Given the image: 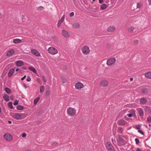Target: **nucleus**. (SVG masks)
Masks as SVG:
<instances>
[{"mask_svg": "<svg viewBox=\"0 0 151 151\" xmlns=\"http://www.w3.org/2000/svg\"><path fill=\"white\" fill-rule=\"evenodd\" d=\"M76 110L74 108L69 107L67 109V113L68 116L70 117H74L76 115Z\"/></svg>", "mask_w": 151, "mask_h": 151, "instance_id": "1", "label": "nucleus"}, {"mask_svg": "<svg viewBox=\"0 0 151 151\" xmlns=\"http://www.w3.org/2000/svg\"><path fill=\"white\" fill-rule=\"evenodd\" d=\"M82 53L85 55H87L89 53L90 50L89 47L86 45L83 46L81 48Z\"/></svg>", "mask_w": 151, "mask_h": 151, "instance_id": "2", "label": "nucleus"}, {"mask_svg": "<svg viewBox=\"0 0 151 151\" xmlns=\"http://www.w3.org/2000/svg\"><path fill=\"white\" fill-rule=\"evenodd\" d=\"M116 61V59L115 58H111L107 60L106 64L108 66H111L114 64Z\"/></svg>", "mask_w": 151, "mask_h": 151, "instance_id": "3", "label": "nucleus"}, {"mask_svg": "<svg viewBox=\"0 0 151 151\" xmlns=\"http://www.w3.org/2000/svg\"><path fill=\"white\" fill-rule=\"evenodd\" d=\"M106 147L109 151H116L114 148L109 142H107L106 143Z\"/></svg>", "mask_w": 151, "mask_h": 151, "instance_id": "4", "label": "nucleus"}, {"mask_svg": "<svg viewBox=\"0 0 151 151\" xmlns=\"http://www.w3.org/2000/svg\"><path fill=\"white\" fill-rule=\"evenodd\" d=\"M48 51L52 55H55L58 53L57 50L52 47H50L48 49Z\"/></svg>", "mask_w": 151, "mask_h": 151, "instance_id": "5", "label": "nucleus"}, {"mask_svg": "<svg viewBox=\"0 0 151 151\" xmlns=\"http://www.w3.org/2000/svg\"><path fill=\"white\" fill-rule=\"evenodd\" d=\"M4 137L8 141H10L12 139V136L8 133L5 134L4 135Z\"/></svg>", "mask_w": 151, "mask_h": 151, "instance_id": "6", "label": "nucleus"}, {"mask_svg": "<svg viewBox=\"0 0 151 151\" xmlns=\"http://www.w3.org/2000/svg\"><path fill=\"white\" fill-rule=\"evenodd\" d=\"M109 84V82L105 80H103L100 83V85L101 87H105L107 86Z\"/></svg>", "mask_w": 151, "mask_h": 151, "instance_id": "7", "label": "nucleus"}, {"mask_svg": "<svg viewBox=\"0 0 151 151\" xmlns=\"http://www.w3.org/2000/svg\"><path fill=\"white\" fill-rule=\"evenodd\" d=\"M75 88L76 89L80 90L83 88L84 86L83 84L80 82H78L75 84Z\"/></svg>", "mask_w": 151, "mask_h": 151, "instance_id": "8", "label": "nucleus"}, {"mask_svg": "<svg viewBox=\"0 0 151 151\" xmlns=\"http://www.w3.org/2000/svg\"><path fill=\"white\" fill-rule=\"evenodd\" d=\"M61 33L63 36L66 38H68L70 37L69 33L66 31L63 30L62 31Z\"/></svg>", "mask_w": 151, "mask_h": 151, "instance_id": "9", "label": "nucleus"}, {"mask_svg": "<svg viewBox=\"0 0 151 151\" xmlns=\"http://www.w3.org/2000/svg\"><path fill=\"white\" fill-rule=\"evenodd\" d=\"M31 52L33 54L39 57L40 56V53L37 50L35 49H32L31 50Z\"/></svg>", "mask_w": 151, "mask_h": 151, "instance_id": "10", "label": "nucleus"}, {"mask_svg": "<svg viewBox=\"0 0 151 151\" xmlns=\"http://www.w3.org/2000/svg\"><path fill=\"white\" fill-rule=\"evenodd\" d=\"M15 51L14 50L11 49L8 51L6 53V55L7 56H10L12 55L14 53Z\"/></svg>", "mask_w": 151, "mask_h": 151, "instance_id": "11", "label": "nucleus"}, {"mask_svg": "<svg viewBox=\"0 0 151 151\" xmlns=\"http://www.w3.org/2000/svg\"><path fill=\"white\" fill-rule=\"evenodd\" d=\"M144 109L145 112L148 114H151V108L148 106H145Z\"/></svg>", "mask_w": 151, "mask_h": 151, "instance_id": "12", "label": "nucleus"}, {"mask_svg": "<svg viewBox=\"0 0 151 151\" xmlns=\"http://www.w3.org/2000/svg\"><path fill=\"white\" fill-rule=\"evenodd\" d=\"M115 29V27L114 26H112L108 27L107 29V30L108 32H114Z\"/></svg>", "mask_w": 151, "mask_h": 151, "instance_id": "13", "label": "nucleus"}, {"mask_svg": "<svg viewBox=\"0 0 151 151\" xmlns=\"http://www.w3.org/2000/svg\"><path fill=\"white\" fill-rule=\"evenodd\" d=\"M73 27L74 28L77 29L80 27V24L77 22H74L72 24Z\"/></svg>", "mask_w": 151, "mask_h": 151, "instance_id": "14", "label": "nucleus"}, {"mask_svg": "<svg viewBox=\"0 0 151 151\" xmlns=\"http://www.w3.org/2000/svg\"><path fill=\"white\" fill-rule=\"evenodd\" d=\"M140 92L142 94H146L148 93V89L146 88H144L141 90Z\"/></svg>", "mask_w": 151, "mask_h": 151, "instance_id": "15", "label": "nucleus"}, {"mask_svg": "<svg viewBox=\"0 0 151 151\" xmlns=\"http://www.w3.org/2000/svg\"><path fill=\"white\" fill-rule=\"evenodd\" d=\"M145 76L147 78L151 79V72L149 71L145 73Z\"/></svg>", "mask_w": 151, "mask_h": 151, "instance_id": "16", "label": "nucleus"}, {"mask_svg": "<svg viewBox=\"0 0 151 151\" xmlns=\"http://www.w3.org/2000/svg\"><path fill=\"white\" fill-rule=\"evenodd\" d=\"M14 69H11L9 72L8 73V76L9 77L11 76L14 73Z\"/></svg>", "mask_w": 151, "mask_h": 151, "instance_id": "17", "label": "nucleus"}, {"mask_svg": "<svg viewBox=\"0 0 151 151\" xmlns=\"http://www.w3.org/2000/svg\"><path fill=\"white\" fill-rule=\"evenodd\" d=\"M147 102V99L145 98L141 99L140 100V104H146Z\"/></svg>", "mask_w": 151, "mask_h": 151, "instance_id": "18", "label": "nucleus"}, {"mask_svg": "<svg viewBox=\"0 0 151 151\" xmlns=\"http://www.w3.org/2000/svg\"><path fill=\"white\" fill-rule=\"evenodd\" d=\"M14 118L17 119H22V115L19 114H16L14 115Z\"/></svg>", "mask_w": 151, "mask_h": 151, "instance_id": "19", "label": "nucleus"}, {"mask_svg": "<svg viewBox=\"0 0 151 151\" xmlns=\"http://www.w3.org/2000/svg\"><path fill=\"white\" fill-rule=\"evenodd\" d=\"M16 64L17 66H21L24 65L23 62L21 61H18L16 63Z\"/></svg>", "mask_w": 151, "mask_h": 151, "instance_id": "20", "label": "nucleus"}, {"mask_svg": "<svg viewBox=\"0 0 151 151\" xmlns=\"http://www.w3.org/2000/svg\"><path fill=\"white\" fill-rule=\"evenodd\" d=\"M126 122L123 119L120 120L119 122V125H124L125 124Z\"/></svg>", "mask_w": 151, "mask_h": 151, "instance_id": "21", "label": "nucleus"}, {"mask_svg": "<svg viewBox=\"0 0 151 151\" xmlns=\"http://www.w3.org/2000/svg\"><path fill=\"white\" fill-rule=\"evenodd\" d=\"M138 112L139 114V115L140 117H142L144 116V112L142 109H139Z\"/></svg>", "mask_w": 151, "mask_h": 151, "instance_id": "22", "label": "nucleus"}, {"mask_svg": "<svg viewBox=\"0 0 151 151\" xmlns=\"http://www.w3.org/2000/svg\"><path fill=\"white\" fill-rule=\"evenodd\" d=\"M3 98L6 101H9V96L6 94H4L3 96Z\"/></svg>", "mask_w": 151, "mask_h": 151, "instance_id": "23", "label": "nucleus"}, {"mask_svg": "<svg viewBox=\"0 0 151 151\" xmlns=\"http://www.w3.org/2000/svg\"><path fill=\"white\" fill-rule=\"evenodd\" d=\"M118 142L120 143L121 145H123V143L124 142V140L122 138L119 137L118 140Z\"/></svg>", "mask_w": 151, "mask_h": 151, "instance_id": "24", "label": "nucleus"}, {"mask_svg": "<svg viewBox=\"0 0 151 151\" xmlns=\"http://www.w3.org/2000/svg\"><path fill=\"white\" fill-rule=\"evenodd\" d=\"M22 40L19 39H16L13 40V42L15 44L17 43H19L21 42Z\"/></svg>", "mask_w": 151, "mask_h": 151, "instance_id": "25", "label": "nucleus"}, {"mask_svg": "<svg viewBox=\"0 0 151 151\" xmlns=\"http://www.w3.org/2000/svg\"><path fill=\"white\" fill-rule=\"evenodd\" d=\"M28 69L32 71L35 73H37L36 69L33 67L31 66H29L28 67Z\"/></svg>", "mask_w": 151, "mask_h": 151, "instance_id": "26", "label": "nucleus"}, {"mask_svg": "<svg viewBox=\"0 0 151 151\" xmlns=\"http://www.w3.org/2000/svg\"><path fill=\"white\" fill-rule=\"evenodd\" d=\"M4 90L7 94H10L11 93V90L10 89L6 87L5 88Z\"/></svg>", "mask_w": 151, "mask_h": 151, "instance_id": "27", "label": "nucleus"}, {"mask_svg": "<svg viewBox=\"0 0 151 151\" xmlns=\"http://www.w3.org/2000/svg\"><path fill=\"white\" fill-rule=\"evenodd\" d=\"M134 29V27L132 26L128 28V31L129 32H133Z\"/></svg>", "mask_w": 151, "mask_h": 151, "instance_id": "28", "label": "nucleus"}, {"mask_svg": "<svg viewBox=\"0 0 151 151\" xmlns=\"http://www.w3.org/2000/svg\"><path fill=\"white\" fill-rule=\"evenodd\" d=\"M107 7V5L106 4H103L101 6V9L102 10H104L106 9Z\"/></svg>", "mask_w": 151, "mask_h": 151, "instance_id": "29", "label": "nucleus"}, {"mask_svg": "<svg viewBox=\"0 0 151 151\" xmlns=\"http://www.w3.org/2000/svg\"><path fill=\"white\" fill-rule=\"evenodd\" d=\"M24 107L20 105H18L17 106V109L18 110H21L23 109Z\"/></svg>", "mask_w": 151, "mask_h": 151, "instance_id": "30", "label": "nucleus"}, {"mask_svg": "<svg viewBox=\"0 0 151 151\" xmlns=\"http://www.w3.org/2000/svg\"><path fill=\"white\" fill-rule=\"evenodd\" d=\"M40 97H37L34 100V103L35 105H36L40 99Z\"/></svg>", "mask_w": 151, "mask_h": 151, "instance_id": "31", "label": "nucleus"}, {"mask_svg": "<svg viewBox=\"0 0 151 151\" xmlns=\"http://www.w3.org/2000/svg\"><path fill=\"white\" fill-rule=\"evenodd\" d=\"M61 82L63 83H65L67 82V79L63 77H62L61 78Z\"/></svg>", "mask_w": 151, "mask_h": 151, "instance_id": "32", "label": "nucleus"}, {"mask_svg": "<svg viewBox=\"0 0 151 151\" xmlns=\"http://www.w3.org/2000/svg\"><path fill=\"white\" fill-rule=\"evenodd\" d=\"M8 106L10 108L12 109L13 108V106H12V102H10L8 104Z\"/></svg>", "mask_w": 151, "mask_h": 151, "instance_id": "33", "label": "nucleus"}, {"mask_svg": "<svg viewBox=\"0 0 151 151\" xmlns=\"http://www.w3.org/2000/svg\"><path fill=\"white\" fill-rule=\"evenodd\" d=\"M44 89L45 88L43 86H41L40 89V93H42L44 91Z\"/></svg>", "mask_w": 151, "mask_h": 151, "instance_id": "34", "label": "nucleus"}, {"mask_svg": "<svg viewBox=\"0 0 151 151\" xmlns=\"http://www.w3.org/2000/svg\"><path fill=\"white\" fill-rule=\"evenodd\" d=\"M142 5L141 3L138 2L137 4V8H140L142 6Z\"/></svg>", "mask_w": 151, "mask_h": 151, "instance_id": "35", "label": "nucleus"}, {"mask_svg": "<svg viewBox=\"0 0 151 151\" xmlns=\"http://www.w3.org/2000/svg\"><path fill=\"white\" fill-rule=\"evenodd\" d=\"M44 9V7L42 6L37 7V9L39 10H42Z\"/></svg>", "mask_w": 151, "mask_h": 151, "instance_id": "36", "label": "nucleus"}, {"mask_svg": "<svg viewBox=\"0 0 151 151\" xmlns=\"http://www.w3.org/2000/svg\"><path fill=\"white\" fill-rule=\"evenodd\" d=\"M147 121L148 122H151V116L148 117L147 119Z\"/></svg>", "mask_w": 151, "mask_h": 151, "instance_id": "37", "label": "nucleus"}, {"mask_svg": "<svg viewBox=\"0 0 151 151\" xmlns=\"http://www.w3.org/2000/svg\"><path fill=\"white\" fill-rule=\"evenodd\" d=\"M19 101L18 100H15L14 103V105L15 106L17 105L18 104Z\"/></svg>", "mask_w": 151, "mask_h": 151, "instance_id": "38", "label": "nucleus"}, {"mask_svg": "<svg viewBox=\"0 0 151 151\" xmlns=\"http://www.w3.org/2000/svg\"><path fill=\"white\" fill-rule=\"evenodd\" d=\"M135 141L136 142V144L137 145L139 143V140L138 139L136 138L135 139Z\"/></svg>", "mask_w": 151, "mask_h": 151, "instance_id": "39", "label": "nucleus"}, {"mask_svg": "<svg viewBox=\"0 0 151 151\" xmlns=\"http://www.w3.org/2000/svg\"><path fill=\"white\" fill-rule=\"evenodd\" d=\"M138 40H135L134 41V43L136 45H137L138 43Z\"/></svg>", "mask_w": 151, "mask_h": 151, "instance_id": "40", "label": "nucleus"}, {"mask_svg": "<svg viewBox=\"0 0 151 151\" xmlns=\"http://www.w3.org/2000/svg\"><path fill=\"white\" fill-rule=\"evenodd\" d=\"M31 78L29 76H27V81H31Z\"/></svg>", "mask_w": 151, "mask_h": 151, "instance_id": "41", "label": "nucleus"}, {"mask_svg": "<svg viewBox=\"0 0 151 151\" xmlns=\"http://www.w3.org/2000/svg\"><path fill=\"white\" fill-rule=\"evenodd\" d=\"M62 23V22H61L60 21H58V25H57L58 27H60Z\"/></svg>", "mask_w": 151, "mask_h": 151, "instance_id": "42", "label": "nucleus"}, {"mask_svg": "<svg viewBox=\"0 0 151 151\" xmlns=\"http://www.w3.org/2000/svg\"><path fill=\"white\" fill-rule=\"evenodd\" d=\"M50 93V92L49 91V90L47 91L46 92V96H48L49 95Z\"/></svg>", "mask_w": 151, "mask_h": 151, "instance_id": "43", "label": "nucleus"}, {"mask_svg": "<svg viewBox=\"0 0 151 151\" xmlns=\"http://www.w3.org/2000/svg\"><path fill=\"white\" fill-rule=\"evenodd\" d=\"M138 132L142 135L144 134V132L141 130H138Z\"/></svg>", "mask_w": 151, "mask_h": 151, "instance_id": "44", "label": "nucleus"}, {"mask_svg": "<svg viewBox=\"0 0 151 151\" xmlns=\"http://www.w3.org/2000/svg\"><path fill=\"white\" fill-rule=\"evenodd\" d=\"M74 15V13L73 12H71L70 14V17H72Z\"/></svg>", "mask_w": 151, "mask_h": 151, "instance_id": "45", "label": "nucleus"}, {"mask_svg": "<svg viewBox=\"0 0 151 151\" xmlns=\"http://www.w3.org/2000/svg\"><path fill=\"white\" fill-rule=\"evenodd\" d=\"M27 136V134H26V133H24L23 134H22V137H26Z\"/></svg>", "mask_w": 151, "mask_h": 151, "instance_id": "46", "label": "nucleus"}, {"mask_svg": "<svg viewBox=\"0 0 151 151\" xmlns=\"http://www.w3.org/2000/svg\"><path fill=\"white\" fill-rule=\"evenodd\" d=\"M140 126L139 125H138L136 126V128L137 129H140Z\"/></svg>", "mask_w": 151, "mask_h": 151, "instance_id": "47", "label": "nucleus"}, {"mask_svg": "<svg viewBox=\"0 0 151 151\" xmlns=\"http://www.w3.org/2000/svg\"><path fill=\"white\" fill-rule=\"evenodd\" d=\"M43 81L44 82H46L47 81V79H46V78L45 77L43 76Z\"/></svg>", "mask_w": 151, "mask_h": 151, "instance_id": "48", "label": "nucleus"}, {"mask_svg": "<svg viewBox=\"0 0 151 151\" xmlns=\"http://www.w3.org/2000/svg\"><path fill=\"white\" fill-rule=\"evenodd\" d=\"M65 18V15H63L62 17L61 18V19L63 21H64Z\"/></svg>", "mask_w": 151, "mask_h": 151, "instance_id": "49", "label": "nucleus"}, {"mask_svg": "<svg viewBox=\"0 0 151 151\" xmlns=\"http://www.w3.org/2000/svg\"><path fill=\"white\" fill-rule=\"evenodd\" d=\"M10 98L11 100H13L14 98V96L13 95H11L10 96Z\"/></svg>", "mask_w": 151, "mask_h": 151, "instance_id": "50", "label": "nucleus"}, {"mask_svg": "<svg viewBox=\"0 0 151 151\" xmlns=\"http://www.w3.org/2000/svg\"><path fill=\"white\" fill-rule=\"evenodd\" d=\"M128 116L129 117H131L132 116V114H127Z\"/></svg>", "mask_w": 151, "mask_h": 151, "instance_id": "51", "label": "nucleus"}, {"mask_svg": "<svg viewBox=\"0 0 151 151\" xmlns=\"http://www.w3.org/2000/svg\"><path fill=\"white\" fill-rule=\"evenodd\" d=\"M26 76L24 75L23 77L21 78V79L22 80H24L26 77Z\"/></svg>", "mask_w": 151, "mask_h": 151, "instance_id": "52", "label": "nucleus"}, {"mask_svg": "<svg viewBox=\"0 0 151 151\" xmlns=\"http://www.w3.org/2000/svg\"><path fill=\"white\" fill-rule=\"evenodd\" d=\"M104 0H99V2L100 3H102L103 2Z\"/></svg>", "mask_w": 151, "mask_h": 151, "instance_id": "53", "label": "nucleus"}, {"mask_svg": "<svg viewBox=\"0 0 151 151\" xmlns=\"http://www.w3.org/2000/svg\"><path fill=\"white\" fill-rule=\"evenodd\" d=\"M149 2V4L150 5H151V0H148Z\"/></svg>", "mask_w": 151, "mask_h": 151, "instance_id": "54", "label": "nucleus"}, {"mask_svg": "<svg viewBox=\"0 0 151 151\" xmlns=\"http://www.w3.org/2000/svg\"><path fill=\"white\" fill-rule=\"evenodd\" d=\"M22 68L23 69H24V70H26L27 69V67H24Z\"/></svg>", "mask_w": 151, "mask_h": 151, "instance_id": "55", "label": "nucleus"}, {"mask_svg": "<svg viewBox=\"0 0 151 151\" xmlns=\"http://www.w3.org/2000/svg\"><path fill=\"white\" fill-rule=\"evenodd\" d=\"M136 151H141V150L140 149L138 148L137 149Z\"/></svg>", "mask_w": 151, "mask_h": 151, "instance_id": "56", "label": "nucleus"}, {"mask_svg": "<svg viewBox=\"0 0 151 151\" xmlns=\"http://www.w3.org/2000/svg\"><path fill=\"white\" fill-rule=\"evenodd\" d=\"M8 123L9 124H10L12 123V122L10 121H8Z\"/></svg>", "mask_w": 151, "mask_h": 151, "instance_id": "57", "label": "nucleus"}, {"mask_svg": "<svg viewBox=\"0 0 151 151\" xmlns=\"http://www.w3.org/2000/svg\"><path fill=\"white\" fill-rule=\"evenodd\" d=\"M130 80L131 81H132L133 80V78H131L130 79Z\"/></svg>", "mask_w": 151, "mask_h": 151, "instance_id": "58", "label": "nucleus"}, {"mask_svg": "<svg viewBox=\"0 0 151 151\" xmlns=\"http://www.w3.org/2000/svg\"><path fill=\"white\" fill-rule=\"evenodd\" d=\"M59 21H60L61 22H62V23L63 22V21L62 20V19H60V20Z\"/></svg>", "mask_w": 151, "mask_h": 151, "instance_id": "59", "label": "nucleus"}, {"mask_svg": "<svg viewBox=\"0 0 151 151\" xmlns=\"http://www.w3.org/2000/svg\"><path fill=\"white\" fill-rule=\"evenodd\" d=\"M57 142H54V143L53 144L55 145V144H57Z\"/></svg>", "mask_w": 151, "mask_h": 151, "instance_id": "60", "label": "nucleus"}, {"mask_svg": "<svg viewBox=\"0 0 151 151\" xmlns=\"http://www.w3.org/2000/svg\"><path fill=\"white\" fill-rule=\"evenodd\" d=\"M19 70V68H17V69L16 70V71H18Z\"/></svg>", "mask_w": 151, "mask_h": 151, "instance_id": "61", "label": "nucleus"}, {"mask_svg": "<svg viewBox=\"0 0 151 151\" xmlns=\"http://www.w3.org/2000/svg\"><path fill=\"white\" fill-rule=\"evenodd\" d=\"M24 87L25 88H27V86H26V85H24Z\"/></svg>", "mask_w": 151, "mask_h": 151, "instance_id": "62", "label": "nucleus"}, {"mask_svg": "<svg viewBox=\"0 0 151 151\" xmlns=\"http://www.w3.org/2000/svg\"><path fill=\"white\" fill-rule=\"evenodd\" d=\"M120 130L121 131H122V128L120 129Z\"/></svg>", "mask_w": 151, "mask_h": 151, "instance_id": "63", "label": "nucleus"}, {"mask_svg": "<svg viewBox=\"0 0 151 151\" xmlns=\"http://www.w3.org/2000/svg\"><path fill=\"white\" fill-rule=\"evenodd\" d=\"M95 1V0H93V2L94 1Z\"/></svg>", "mask_w": 151, "mask_h": 151, "instance_id": "64", "label": "nucleus"}]
</instances>
